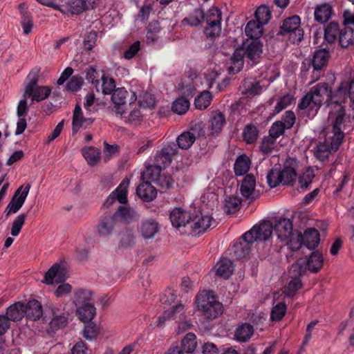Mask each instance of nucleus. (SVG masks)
I'll return each instance as SVG.
<instances>
[{
    "instance_id": "nucleus-55",
    "label": "nucleus",
    "mask_w": 354,
    "mask_h": 354,
    "mask_svg": "<svg viewBox=\"0 0 354 354\" xmlns=\"http://www.w3.org/2000/svg\"><path fill=\"white\" fill-rule=\"evenodd\" d=\"M294 95L290 93L286 94L281 97L274 107V112L279 113L282 110L286 109L295 101Z\"/></svg>"
},
{
    "instance_id": "nucleus-53",
    "label": "nucleus",
    "mask_w": 354,
    "mask_h": 354,
    "mask_svg": "<svg viewBox=\"0 0 354 354\" xmlns=\"http://www.w3.org/2000/svg\"><path fill=\"white\" fill-rule=\"evenodd\" d=\"M176 314H178L179 315L185 314L184 305L179 304L174 306L170 310L165 311L163 315L160 317L158 325L163 323L167 319L175 317Z\"/></svg>"
},
{
    "instance_id": "nucleus-61",
    "label": "nucleus",
    "mask_w": 354,
    "mask_h": 354,
    "mask_svg": "<svg viewBox=\"0 0 354 354\" xmlns=\"http://www.w3.org/2000/svg\"><path fill=\"white\" fill-rule=\"evenodd\" d=\"M99 333L100 328L94 323H89L86 325L83 331L84 338L88 340L95 339Z\"/></svg>"
},
{
    "instance_id": "nucleus-58",
    "label": "nucleus",
    "mask_w": 354,
    "mask_h": 354,
    "mask_svg": "<svg viewBox=\"0 0 354 354\" xmlns=\"http://www.w3.org/2000/svg\"><path fill=\"white\" fill-rule=\"evenodd\" d=\"M302 288V283L299 278H294L291 280L285 288L284 293L288 297H293L297 291Z\"/></svg>"
},
{
    "instance_id": "nucleus-64",
    "label": "nucleus",
    "mask_w": 354,
    "mask_h": 354,
    "mask_svg": "<svg viewBox=\"0 0 354 354\" xmlns=\"http://www.w3.org/2000/svg\"><path fill=\"white\" fill-rule=\"evenodd\" d=\"M133 212L128 207L120 206L113 217L120 218L121 220L128 221L133 217Z\"/></svg>"
},
{
    "instance_id": "nucleus-15",
    "label": "nucleus",
    "mask_w": 354,
    "mask_h": 354,
    "mask_svg": "<svg viewBox=\"0 0 354 354\" xmlns=\"http://www.w3.org/2000/svg\"><path fill=\"white\" fill-rule=\"evenodd\" d=\"M95 0H69L64 5V10L73 15H79L88 9L94 8Z\"/></svg>"
},
{
    "instance_id": "nucleus-35",
    "label": "nucleus",
    "mask_w": 354,
    "mask_h": 354,
    "mask_svg": "<svg viewBox=\"0 0 354 354\" xmlns=\"http://www.w3.org/2000/svg\"><path fill=\"white\" fill-rule=\"evenodd\" d=\"M339 25L335 21L330 22L324 30V39L329 44H333L339 35Z\"/></svg>"
},
{
    "instance_id": "nucleus-43",
    "label": "nucleus",
    "mask_w": 354,
    "mask_h": 354,
    "mask_svg": "<svg viewBox=\"0 0 354 354\" xmlns=\"http://www.w3.org/2000/svg\"><path fill=\"white\" fill-rule=\"evenodd\" d=\"M197 346L196 336L192 333H187L181 341V348L183 352L193 353Z\"/></svg>"
},
{
    "instance_id": "nucleus-23",
    "label": "nucleus",
    "mask_w": 354,
    "mask_h": 354,
    "mask_svg": "<svg viewBox=\"0 0 354 354\" xmlns=\"http://www.w3.org/2000/svg\"><path fill=\"white\" fill-rule=\"evenodd\" d=\"M214 268L217 277L226 279L232 274L234 265L230 259L226 257H222L217 262Z\"/></svg>"
},
{
    "instance_id": "nucleus-21",
    "label": "nucleus",
    "mask_w": 354,
    "mask_h": 354,
    "mask_svg": "<svg viewBox=\"0 0 354 354\" xmlns=\"http://www.w3.org/2000/svg\"><path fill=\"white\" fill-rule=\"evenodd\" d=\"M170 220L173 226L176 228L186 226L189 227L191 216L189 212L182 208L176 207L170 213Z\"/></svg>"
},
{
    "instance_id": "nucleus-52",
    "label": "nucleus",
    "mask_w": 354,
    "mask_h": 354,
    "mask_svg": "<svg viewBox=\"0 0 354 354\" xmlns=\"http://www.w3.org/2000/svg\"><path fill=\"white\" fill-rule=\"evenodd\" d=\"M212 100V95L210 92L206 91L201 93L197 97H196L194 101V104L196 109H205L207 108Z\"/></svg>"
},
{
    "instance_id": "nucleus-10",
    "label": "nucleus",
    "mask_w": 354,
    "mask_h": 354,
    "mask_svg": "<svg viewBox=\"0 0 354 354\" xmlns=\"http://www.w3.org/2000/svg\"><path fill=\"white\" fill-rule=\"evenodd\" d=\"M189 129L183 132L176 138L177 145L182 149H188L192 146L196 140L195 132L198 131V136L201 131L203 132L202 123L199 122H192Z\"/></svg>"
},
{
    "instance_id": "nucleus-42",
    "label": "nucleus",
    "mask_w": 354,
    "mask_h": 354,
    "mask_svg": "<svg viewBox=\"0 0 354 354\" xmlns=\"http://www.w3.org/2000/svg\"><path fill=\"white\" fill-rule=\"evenodd\" d=\"M115 225L114 217L104 218L97 226V232L100 236H104L110 234Z\"/></svg>"
},
{
    "instance_id": "nucleus-57",
    "label": "nucleus",
    "mask_w": 354,
    "mask_h": 354,
    "mask_svg": "<svg viewBox=\"0 0 354 354\" xmlns=\"http://www.w3.org/2000/svg\"><path fill=\"white\" fill-rule=\"evenodd\" d=\"M156 183L162 192H166L173 187L174 180L171 175L163 174Z\"/></svg>"
},
{
    "instance_id": "nucleus-56",
    "label": "nucleus",
    "mask_w": 354,
    "mask_h": 354,
    "mask_svg": "<svg viewBox=\"0 0 354 354\" xmlns=\"http://www.w3.org/2000/svg\"><path fill=\"white\" fill-rule=\"evenodd\" d=\"M102 84L101 86L102 93L104 95L112 94L115 88V82L113 78L102 75Z\"/></svg>"
},
{
    "instance_id": "nucleus-51",
    "label": "nucleus",
    "mask_w": 354,
    "mask_h": 354,
    "mask_svg": "<svg viewBox=\"0 0 354 354\" xmlns=\"http://www.w3.org/2000/svg\"><path fill=\"white\" fill-rule=\"evenodd\" d=\"M256 21L265 25L268 23L271 18V11L268 7L266 6H259L255 12Z\"/></svg>"
},
{
    "instance_id": "nucleus-13",
    "label": "nucleus",
    "mask_w": 354,
    "mask_h": 354,
    "mask_svg": "<svg viewBox=\"0 0 354 354\" xmlns=\"http://www.w3.org/2000/svg\"><path fill=\"white\" fill-rule=\"evenodd\" d=\"M116 113L120 114L126 122L135 125L140 124L143 119L142 114L136 104H130L128 111L118 106L116 109Z\"/></svg>"
},
{
    "instance_id": "nucleus-12",
    "label": "nucleus",
    "mask_w": 354,
    "mask_h": 354,
    "mask_svg": "<svg viewBox=\"0 0 354 354\" xmlns=\"http://www.w3.org/2000/svg\"><path fill=\"white\" fill-rule=\"evenodd\" d=\"M29 189L30 185H27L24 188H23V186H21L17 189L5 210L6 216L10 215L11 213H16L21 207L26 198Z\"/></svg>"
},
{
    "instance_id": "nucleus-45",
    "label": "nucleus",
    "mask_w": 354,
    "mask_h": 354,
    "mask_svg": "<svg viewBox=\"0 0 354 354\" xmlns=\"http://www.w3.org/2000/svg\"><path fill=\"white\" fill-rule=\"evenodd\" d=\"M254 241H249L245 238V234L243 239L234 245V253L239 258H243L249 254L250 246V244Z\"/></svg>"
},
{
    "instance_id": "nucleus-2",
    "label": "nucleus",
    "mask_w": 354,
    "mask_h": 354,
    "mask_svg": "<svg viewBox=\"0 0 354 354\" xmlns=\"http://www.w3.org/2000/svg\"><path fill=\"white\" fill-rule=\"evenodd\" d=\"M332 100V90L328 83L322 82L313 86L301 98L298 108L304 110L308 107L318 109L324 103L328 104Z\"/></svg>"
},
{
    "instance_id": "nucleus-44",
    "label": "nucleus",
    "mask_w": 354,
    "mask_h": 354,
    "mask_svg": "<svg viewBox=\"0 0 354 354\" xmlns=\"http://www.w3.org/2000/svg\"><path fill=\"white\" fill-rule=\"evenodd\" d=\"M241 207V199L237 196H232L225 200L223 209L226 214H232L239 212Z\"/></svg>"
},
{
    "instance_id": "nucleus-7",
    "label": "nucleus",
    "mask_w": 354,
    "mask_h": 354,
    "mask_svg": "<svg viewBox=\"0 0 354 354\" xmlns=\"http://www.w3.org/2000/svg\"><path fill=\"white\" fill-rule=\"evenodd\" d=\"M75 301L81 305L77 309V315L83 322H91L96 314L95 308L88 302L91 299V293L86 290H80L75 293Z\"/></svg>"
},
{
    "instance_id": "nucleus-5",
    "label": "nucleus",
    "mask_w": 354,
    "mask_h": 354,
    "mask_svg": "<svg viewBox=\"0 0 354 354\" xmlns=\"http://www.w3.org/2000/svg\"><path fill=\"white\" fill-rule=\"evenodd\" d=\"M221 20L222 12L216 7L210 8L205 14L204 21L206 22V26L203 32L207 39L214 41L219 37L221 33Z\"/></svg>"
},
{
    "instance_id": "nucleus-49",
    "label": "nucleus",
    "mask_w": 354,
    "mask_h": 354,
    "mask_svg": "<svg viewBox=\"0 0 354 354\" xmlns=\"http://www.w3.org/2000/svg\"><path fill=\"white\" fill-rule=\"evenodd\" d=\"M161 171L162 165L155 163V165H149L146 167L142 176L147 180L156 182L161 176Z\"/></svg>"
},
{
    "instance_id": "nucleus-26",
    "label": "nucleus",
    "mask_w": 354,
    "mask_h": 354,
    "mask_svg": "<svg viewBox=\"0 0 354 354\" xmlns=\"http://www.w3.org/2000/svg\"><path fill=\"white\" fill-rule=\"evenodd\" d=\"M333 14V8L329 3H324L317 6L314 12L315 20L321 24L327 22Z\"/></svg>"
},
{
    "instance_id": "nucleus-17",
    "label": "nucleus",
    "mask_w": 354,
    "mask_h": 354,
    "mask_svg": "<svg viewBox=\"0 0 354 354\" xmlns=\"http://www.w3.org/2000/svg\"><path fill=\"white\" fill-rule=\"evenodd\" d=\"M263 44L258 40H252L245 41L242 47V53L243 56L245 55L252 61L259 59L263 53Z\"/></svg>"
},
{
    "instance_id": "nucleus-38",
    "label": "nucleus",
    "mask_w": 354,
    "mask_h": 354,
    "mask_svg": "<svg viewBox=\"0 0 354 354\" xmlns=\"http://www.w3.org/2000/svg\"><path fill=\"white\" fill-rule=\"evenodd\" d=\"M259 131L253 124H247L243 130V139L247 144L254 143L259 137Z\"/></svg>"
},
{
    "instance_id": "nucleus-27",
    "label": "nucleus",
    "mask_w": 354,
    "mask_h": 354,
    "mask_svg": "<svg viewBox=\"0 0 354 354\" xmlns=\"http://www.w3.org/2000/svg\"><path fill=\"white\" fill-rule=\"evenodd\" d=\"M244 64L243 53L242 49L236 48L230 58L227 70L230 74L234 75L242 69Z\"/></svg>"
},
{
    "instance_id": "nucleus-54",
    "label": "nucleus",
    "mask_w": 354,
    "mask_h": 354,
    "mask_svg": "<svg viewBox=\"0 0 354 354\" xmlns=\"http://www.w3.org/2000/svg\"><path fill=\"white\" fill-rule=\"evenodd\" d=\"M139 104L144 109H153L156 106V100L153 95L150 93L145 92L140 96Z\"/></svg>"
},
{
    "instance_id": "nucleus-36",
    "label": "nucleus",
    "mask_w": 354,
    "mask_h": 354,
    "mask_svg": "<svg viewBox=\"0 0 354 354\" xmlns=\"http://www.w3.org/2000/svg\"><path fill=\"white\" fill-rule=\"evenodd\" d=\"M131 97V93L124 88H118L112 93L111 101L115 105L122 106L124 105Z\"/></svg>"
},
{
    "instance_id": "nucleus-39",
    "label": "nucleus",
    "mask_w": 354,
    "mask_h": 354,
    "mask_svg": "<svg viewBox=\"0 0 354 354\" xmlns=\"http://www.w3.org/2000/svg\"><path fill=\"white\" fill-rule=\"evenodd\" d=\"M205 19V13L201 8H196L187 17L183 20V23H185L192 26H197L201 24Z\"/></svg>"
},
{
    "instance_id": "nucleus-33",
    "label": "nucleus",
    "mask_w": 354,
    "mask_h": 354,
    "mask_svg": "<svg viewBox=\"0 0 354 354\" xmlns=\"http://www.w3.org/2000/svg\"><path fill=\"white\" fill-rule=\"evenodd\" d=\"M251 165L250 159L245 154L239 156L234 163V174L236 176H243L250 169Z\"/></svg>"
},
{
    "instance_id": "nucleus-63",
    "label": "nucleus",
    "mask_w": 354,
    "mask_h": 354,
    "mask_svg": "<svg viewBox=\"0 0 354 354\" xmlns=\"http://www.w3.org/2000/svg\"><path fill=\"white\" fill-rule=\"evenodd\" d=\"M315 177L314 172L311 169H307L299 178V183L301 188L306 189L312 183Z\"/></svg>"
},
{
    "instance_id": "nucleus-22",
    "label": "nucleus",
    "mask_w": 354,
    "mask_h": 354,
    "mask_svg": "<svg viewBox=\"0 0 354 354\" xmlns=\"http://www.w3.org/2000/svg\"><path fill=\"white\" fill-rule=\"evenodd\" d=\"M226 122L225 115L220 111H213L209 120V130L210 134H219Z\"/></svg>"
},
{
    "instance_id": "nucleus-62",
    "label": "nucleus",
    "mask_w": 354,
    "mask_h": 354,
    "mask_svg": "<svg viewBox=\"0 0 354 354\" xmlns=\"http://www.w3.org/2000/svg\"><path fill=\"white\" fill-rule=\"evenodd\" d=\"M286 128L281 122V121L274 122L269 129V134L270 137L277 140L279 137L284 134Z\"/></svg>"
},
{
    "instance_id": "nucleus-25",
    "label": "nucleus",
    "mask_w": 354,
    "mask_h": 354,
    "mask_svg": "<svg viewBox=\"0 0 354 354\" xmlns=\"http://www.w3.org/2000/svg\"><path fill=\"white\" fill-rule=\"evenodd\" d=\"M24 311L27 318L32 321L39 319L43 315L42 306L36 299L30 300L27 304H24Z\"/></svg>"
},
{
    "instance_id": "nucleus-50",
    "label": "nucleus",
    "mask_w": 354,
    "mask_h": 354,
    "mask_svg": "<svg viewBox=\"0 0 354 354\" xmlns=\"http://www.w3.org/2000/svg\"><path fill=\"white\" fill-rule=\"evenodd\" d=\"M189 105V102L186 97H180L174 100L171 109L174 113L183 115L188 111Z\"/></svg>"
},
{
    "instance_id": "nucleus-18",
    "label": "nucleus",
    "mask_w": 354,
    "mask_h": 354,
    "mask_svg": "<svg viewBox=\"0 0 354 354\" xmlns=\"http://www.w3.org/2000/svg\"><path fill=\"white\" fill-rule=\"evenodd\" d=\"M273 228L281 241H288L292 234V223L288 218H279Z\"/></svg>"
},
{
    "instance_id": "nucleus-14",
    "label": "nucleus",
    "mask_w": 354,
    "mask_h": 354,
    "mask_svg": "<svg viewBox=\"0 0 354 354\" xmlns=\"http://www.w3.org/2000/svg\"><path fill=\"white\" fill-rule=\"evenodd\" d=\"M213 218L210 215H196L191 218L189 228L197 234L205 232L212 225Z\"/></svg>"
},
{
    "instance_id": "nucleus-24",
    "label": "nucleus",
    "mask_w": 354,
    "mask_h": 354,
    "mask_svg": "<svg viewBox=\"0 0 354 354\" xmlns=\"http://www.w3.org/2000/svg\"><path fill=\"white\" fill-rule=\"evenodd\" d=\"M136 193L142 200L146 202L152 201L157 196L156 189L149 182L140 183L136 189Z\"/></svg>"
},
{
    "instance_id": "nucleus-4",
    "label": "nucleus",
    "mask_w": 354,
    "mask_h": 354,
    "mask_svg": "<svg viewBox=\"0 0 354 354\" xmlns=\"http://www.w3.org/2000/svg\"><path fill=\"white\" fill-rule=\"evenodd\" d=\"M344 137L343 132H337L326 137L324 142H319L317 145L315 150V157L322 162L327 161L329 156L339 149Z\"/></svg>"
},
{
    "instance_id": "nucleus-8",
    "label": "nucleus",
    "mask_w": 354,
    "mask_h": 354,
    "mask_svg": "<svg viewBox=\"0 0 354 354\" xmlns=\"http://www.w3.org/2000/svg\"><path fill=\"white\" fill-rule=\"evenodd\" d=\"M38 78L34 77L25 86L24 97H31L32 101L40 102L46 99L51 93L49 86H39L37 85Z\"/></svg>"
},
{
    "instance_id": "nucleus-37",
    "label": "nucleus",
    "mask_w": 354,
    "mask_h": 354,
    "mask_svg": "<svg viewBox=\"0 0 354 354\" xmlns=\"http://www.w3.org/2000/svg\"><path fill=\"white\" fill-rule=\"evenodd\" d=\"M339 44L342 48H346L354 44V31L351 28H344L339 35Z\"/></svg>"
},
{
    "instance_id": "nucleus-46",
    "label": "nucleus",
    "mask_w": 354,
    "mask_h": 354,
    "mask_svg": "<svg viewBox=\"0 0 354 354\" xmlns=\"http://www.w3.org/2000/svg\"><path fill=\"white\" fill-rule=\"evenodd\" d=\"M277 147L276 140L270 136H264L259 145V149L265 155L271 153Z\"/></svg>"
},
{
    "instance_id": "nucleus-41",
    "label": "nucleus",
    "mask_w": 354,
    "mask_h": 354,
    "mask_svg": "<svg viewBox=\"0 0 354 354\" xmlns=\"http://www.w3.org/2000/svg\"><path fill=\"white\" fill-rule=\"evenodd\" d=\"M82 154L88 163L91 165H96L101 159L100 150L93 147H88L82 149Z\"/></svg>"
},
{
    "instance_id": "nucleus-59",
    "label": "nucleus",
    "mask_w": 354,
    "mask_h": 354,
    "mask_svg": "<svg viewBox=\"0 0 354 354\" xmlns=\"http://www.w3.org/2000/svg\"><path fill=\"white\" fill-rule=\"evenodd\" d=\"M158 231V224L153 221H146L141 227V232L146 238H151Z\"/></svg>"
},
{
    "instance_id": "nucleus-29",
    "label": "nucleus",
    "mask_w": 354,
    "mask_h": 354,
    "mask_svg": "<svg viewBox=\"0 0 354 354\" xmlns=\"http://www.w3.org/2000/svg\"><path fill=\"white\" fill-rule=\"evenodd\" d=\"M10 321L17 322L23 319L25 315L24 304L20 301L10 305L6 310V315Z\"/></svg>"
},
{
    "instance_id": "nucleus-31",
    "label": "nucleus",
    "mask_w": 354,
    "mask_h": 354,
    "mask_svg": "<svg viewBox=\"0 0 354 354\" xmlns=\"http://www.w3.org/2000/svg\"><path fill=\"white\" fill-rule=\"evenodd\" d=\"M256 180L252 174H247L241 185V193L242 196L247 198L250 199L251 196L255 189Z\"/></svg>"
},
{
    "instance_id": "nucleus-32",
    "label": "nucleus",
    "mask_w": 354,
    "mask_h": 354,
    "mask_svg": "<svg viewBox=\"0 0 354 354\" xmlns=\"http://www.w3.org/2000/svg\"><path fill=\"white\" fill-rule=\"evenodd\" d=\"M330 58V53L325 49L317 50L312 59V65L316 71H319L326 66Z\"/></svg>"
},
{
    "instance_id": "nucleus-47",
    "label": "nucleus",
    "mask_w": 354,
    "mask_h": 354,
    "mask_svg": "<svg viewBox=\"0 0 354 354\" xmlns=\"http://www.w3.org/2000/svg\"><path fill=\"white\" fill-rule=\"evenodd\" d=\"M307 266L310 271L317 272L323 266L322 254L318 252H313L308 260Z\"/></svg>"
},
{
    "instance_id": "nucleus-11",
    "label": "nucleus",
    "mask_w": 354,
    "mask_h": 354,
    "mask_svg": "<svg viewBox=\"0 0 354 354\" xmlns=\"http://www.w3.org/2000/svg\"><path fill=\"white\" fill-rule=\"evenodd\" d=\"M178 154V149L174 143H167L157 151L154 161L156 164L166 167L170 165L173 158Z\"/></svg>"
},
{
    "instance_id": "nucleus-40",
    "label": "nucleus",
    "mask_w": 354,
    "mask_h": 354,
    "mask_svg": "<svg viewBox=\"0 0 354 354\" xmlns=\"http://www.w3.org/2000/svg\"><path fill=\"white\" fill-rule=\"evenodd\" d=\"M253 333V326L250 324L245 323L237 328L235 337L238 341L244 342L251 337Z\"/></svg>"
},
{
    "instance_id": "nucleus-48",
    "label": "nucleus",
    "mask_w": 354,
    "mask_h": 354,
    "mask_svg": "<svg viewBox=\"0 0 354 354\" xmlns=\"http://www.w3.org/2000/svg\"><path fill=\"white\" fill-rule=\"evenodd\" d=\"M69 314L63 313L62 315H56L51 319L49 325L52 330H57L67 326Z\"/></svg>"
},
{
    "instance_id": "nucleus-19",
    "label": "nucleus",
    "mask_w": 354,
    "mask_h": 354,
    "mask_svg": "<svg viewBox=\"0 0 354 354\" xmlns=\"http://www.w3.org/2000/svg\"><path fill=\"white\" fill-rule=\"evenodd\" d=\"M129 185V180L128 178L124 179L119 186L113 191L107 198L106 203L109 205L113 204L115 200L122 204H126L127 200L128 187Z\"/></svg>"
},
{
    "instance_id": "nucleus-20",
    "label": "nucleus",
    "mask_w": 354,
    "mask_h": 354,
    "mask_svg": "<svg viewBox=\"0 0 354 354\" xmlns=\"http://www.w3.org/2000/svg\"><path fill=\"white\" fill-rule=\"evenodd\" d=\"M66 269L59 264L55 263L46 273L44 282L47 284H53V279H55L57 283H61L66 280Z\"/></svg>"
},
{
    "instance_id": "nucleus-28",
    "label": "nucleus",
    "mask_w": 354,
    "mask_h": 354,
    "mask_svg": "<svg viewBox=\"0 0 354 354\" xmlns=\"http://www.w3.org/2000/svg\"><path fill=\"white\" fill-rule=\"evenodd\" d=\"M93 120L86 118L83 115L82 109L79 104H76L73 111L72 129L74 133H77L84 124H91Z\"/></svg>"
},
{
    "instance_id": "nucleus-9",
    "label": "nucleus",
    "mask_w": 354,
    "mask_h": 354,
    "mask_svg": "<svg viewBox=\"0 0 354 354\" xmlns=\"http://www.w3.org/2000/svg\"><path fill=\"white\" fill-rule=\"evenodd\" d=\"M272 229V224L270 221H263L245 233V238L249 241H265L271 236Z\"/></svg>"
},
{
    "instance_id": "nucleus-6",
    "label": "nucleus",
    "mask_w": 354,
    "mask_h": 354,
    "mask_svg": "<svg viewBox=\"0 0 354 354\" xmlns=\"http://www.w3.org/2000/svg\"><path fill=\"white\" fill-rule=\"evenodd\" d=\"M301 20L298 16L288 17L283 20L278 35H288L293 44H299L304 37V31L300 28Z\"/></svg>"
},
{
    "instance_id": "nucleus-34",
    "label": "nucleus",
    "mask_w": 354,
    "mask_h": 354,
    "mask_svg": "<svg viewBox=\"0 0 354 354\" xmlns=\"http://www.w3.org/2000/svg\"><path fill=\"white\" fill-rule=\"evenodd\" d=\"M263 24H260L255 20L250 21L245 28V32L247 36L250 39L257 40L261 37L263 32Z\"/></svg>"
},
{
    "instance_id": "nucleus-30",
    "label": "nucleus",
    "mask_w": 354,
    "mask_h": 354,
    "mask_svg": "<svg viewBox=\"0 0 354 354\" xmlns=\"http://www.w3.org/2000/svg\"><path fill=\"white\" fill-rule=\"evenodd\" d=\"M303 243L309 249L315 248L320 241L319 233L315 228L307 229L302 236Z\"/></svg>"
},
{
    "instance_id": "nucleus-3",
    "label": "nucleus",
    "mask_w": 354,
    "mask_h": 354,
    "mask_svg": "<svg viewBox=\"0 0 354 354\" xmlns=\"http://www.w3.org/2000/svg\"><path fill=\"white\" fill-rule=\"evenodd\" d=\"M196 307L207 319H214L223 313V304L212 290H203L196 297Z\"/></svg>"
},
{
    "instance_id": "nucleus-1",
    "label": "nucleus",
    "mask_w": 354,
    "mask_h": 354,
    "mask_svg": "<svg viewBox=\"0 0 354 354\" xmlns=\"http://www.w3.org/2000/svg\"><path fill=\"white\" fill-rule=\"evenodd\" d=\"M298 163L295 158L285 160L281 169L272 168L267 174V182L271 188L279 185L292 186L297 178Z\"/></svg>"
},
{
    "instance_id": "nucleus-60",
    "label": "nucleus",
    "mask_w": 354,
    "mask_h": 354,
    "mask_svg": "<svg viewBox=\"0 0 354 354\" xmlns=\"http://www.w3.org/2000/svg\"><path fill=\"white\" fill-rule=\"evenodd\" d=\"M286 313V304L284 302H280L274 306L271 311V319L273 321L281 320Z\"/></svg>"
},
{
    "instance_id": "nucleus-16",
    "label": "nucleus",
    "mask_w": 354,
    "mask_h": 354,
    "mask_svg": "<svg viewBox=\"0 0 354 354\" xmlns=\"http://www.w3.org/2000/svg\"><path fill=\"white\" fill-rule=\"evenodd\" d=\"M242 95L247 97H252L259 95L262 91L260 82L254 77L245 78L239 86Z\"/></svg>"
}]
</instances>
